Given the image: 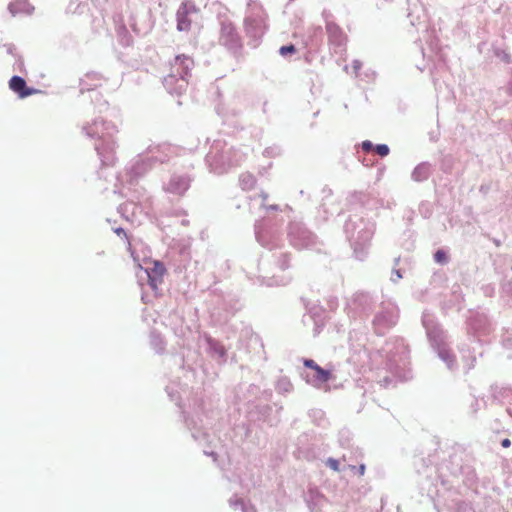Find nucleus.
Listing matches in <instances>:
<instances>
[{"instance_id": "f257e3e1", "label": "nucleus", "mask_w": 512, "mask_h": 512, "mask_svg": "<svg viewBox=\"0 0 512 512\" xmlns=\"http://www.w3.org/2000/svg\"><path fill=\"white\" fill-rule=\"evenodd\" d=\"M199 8L192 1H184L177 10V30L187 32L191 29L193 14H198Z\"/></svg>"}, {"instance_id": "f03ea898", "label": "nucleus", "mask_w": 512, "mask_h": 512, "mask_svg": "<svg viewBox=\"0 0 512 512\" xmlns=\"http://www.w3.org/2000/svg\"><path fill=\"white\" fill-rule=\"evenodd\" d=\"M146 272L150 286L153 289H157L158 284L162 282V278L166 272L165 266L159 261H154L152 267H148Z\"/></svg>"}, {"instance_id": "7ed1b4c3", "label": "nucleus", "mask_w": 512, "mask_h": 512, "mask_svg": "<svg viewBox=\"0 0 512 512\" xmlns=\"http://www.w3.org/2000/svg\"><path fill=\"white\" fill-rule=\"evenodd\" d=\"M9 88L18 94L20 98L28 97L36 92L33 88H28L25 80L20 76H13L9 80Z\"/></svg>"}, {"instance_id": "20e7f679", "label": "nucleus", "mask_w": 512, "mask_h": 512, "mask_svg": "<svg viewBox=\"0 0 512 512\" xmlns=\"http://www.w3.org/2000/svg\"><path fill=\"white\" fill-rule=\"evenodd\" d=\"M194 65L193 59L186 55H180L175 58L174 66L177 67L180 78L185 79Z\"/></svg>"}, {"instance_id": "39448f33", "label": "nucleus", "mask_w": 512, "mask_h": 512, "mask_svg": "<svg viewBox=\"0 0 512 512\" xmlns=\"http://www.w3.org/2000/svg\"><path fill=\"white\" fill-rule=\"evenodd\" d=\"M188 188V183L185 179L178 178L174 179L170 183V190L176 193H182Z\"/></svg>"}, {"instance_id": "423d86ee", "label": "nucleus", "mask_w": 512, "mask_h": 512, "mask_svg": "<svg viewBox=\"0 0 512 512\" xmlns=\"http://www.w3.org/2000/svg\"><path fill=\"white\" fill-rule=\"evenodd\" d=\"M314 378L316 381L324 383L331 378V373L328 370L321 368L320 366L314 371Z\"/></svg>"}, {"instance_id": "0eeeda50", "label": "nucleus", "mask_w": 512, "mask_h": 512, "mask_svg": "<svg viewBox=\"0 0 512 512\" xmlns=\"http://www.w3.org/2000/svg\"><path fill=\"white\" fill-rule=\"evenodd\" d=\"M434 260L440 264L446 263L447 255H446L445 251H443V250L436 251V253L434 254Z\"/></svg>"}, {"instance_id": "6e6552de", "label": "nucleus", "mask_w": 512, "mask_h": 512, "mask_svg": "<svg viewBox=\"0 0 512 512\" xmlns=\"http://www.w3.org/2000/svg\"><path fill=\"white\" fill-rule=\"evenodd\" d=\"M296 52V48L294 45L290 44V45H286V46H282L279 50V53L282 55V56H286L288 54H293Z\"/></svg>"}, {"instance_id": "1a4fd4ad", "label": "nucleus", "mask_w": 512, "mask_h": 512, "mask_svg": "<svg viewBox=\"0 0 512 512\" xmlns=\"http://www.w3.org/2000/svg\"><path fill=\"white\" fill-rule=\"evenodd\" d=\"M376 153L382 157L389 154V147L386 144H379L375 147Z\"/></svg>"}, {"instance_id": "9d476101", "label": "nucleus", "mask_w": 512, "mask_h": 512, "mask_svg": "<svg viewBox=\"0 0 512 512\" xmlns=\"http://www.w3.org/2000/svg\"><path fill=\"white\" fill-rule=\"evenodd\" d=\"M303 364L305 367L310 368L314 371L317 369V367H319V365L312 359H305L303 361Z\"/></svg>"}, {"instance_id": "9b49d317", "label": "nucleus", "mask_w": 512, "mask_h": 512, "mask_svg": "<svg viewBox=\"0 0 512 512\" xmlns=\"http://www.w3.org/2000/svg\"><path fill=\"white\" fill-rule=\"evenodd\" d=\"M326 463L334 471H339V462H338V460L333 459V458H329Z\"/></svg>"}, {"instance_id": "f8f14e48", "label": "nucleus", "mask_w": 512, "mask_h": 512, "mask_svg": "<svg viewBox=\"0 0 512 512\" xmlns=\"http://www.w3.org/2000/svg\"><path fill=\"white\" fill-rule=\"evenodd\" d=\"M373 148V144L372 142L366 140L364 142H362V149L365 151V152H369L371 149Z\"/></svg>"}, {"instance_id": "ddd939ff", "label": "nucleus", "mask_w": 512, "mask_h": 512, "mask_svg": "<svg viewBox=\"0 0 512 512\" xmlns=\"http://www.w3.org/2000/svg\"><path fill=\"white\" fill-rule=\"evenodd\" d=\"M501 445H502V447H504V448H508V447H510V445H511V441H510L508 438L503 439V440H502V442H501Z\"/></svg>"}, {"instance_id": "4468645a", "label": "nucleus", "mask_w": 512, "mask_h": 512, "mask_svg": "<svg viewBox=\"0 0 512 512\" xmlns=\"http://www.w3.org/2000/svg\"><path fill=\"white\" fill-rule=\"evenodd\" d=\"M87 78H95V79H102V76L99 75V74H96V73H92V74H87L86 75Z\"/></svg>"}, {"instance_id": "2eb2a0df", "label": "nucleus", "mask_w": 512, "mask_h": 512, "mask_svg": "<svg viewBox=\"0 0 512 512\" xmlns=\"http://www.w3.org/2000/svg\"><path fill=\"white\" fill-rule=\"evenodd\" d=\"M364 469H365V467L362 465V466L360 467V471H361V473H362V474L364 473Z\"/></svg>"}]
</instances>
